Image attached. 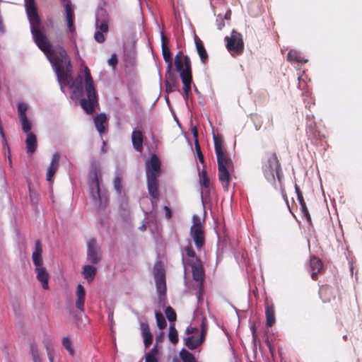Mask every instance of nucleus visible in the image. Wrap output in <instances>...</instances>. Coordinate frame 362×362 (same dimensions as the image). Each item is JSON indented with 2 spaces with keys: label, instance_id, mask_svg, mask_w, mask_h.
Masks as SVG:
<instances>
[{
  "label": "nucleus",
  "instance_id": "1",
  "mask_svg": "<svg viewBox=\"0 0 362 362\" xmlns=\"http://www.w3.org/2000/svg\"><path fill=\"white\" fill-rule=\"evenodd\" d=\"M45 42L47 45L45 47H38L49 57L61 87L69 85L72 75V65L66 50L63 47L53 49L47 36Z\"/></svg>",
  "mask_w": 362,
  "mask_h": 362
},
{
  "label": "nucleus",
  "instance_id": "2",
  "mask_svg": "<svg viewBox=\"0 0 362 362\" xmlns=\"http://www.w3.org/2000/svg\"><path fill=\"white\" fill-rule=\"evenodd\" d=\"M70 87L79 93H82L83 90H85L86 98L80 100V105L88 115L93 114L99 104L93 79L87 66H83V69L72 81Z\"/></svg>",
  "mask_w": 362,
  "mask_h": 362
},
{
  "label": "nucleus",
  "instance_id": "3",
  "mask_svg": "<svg viewBox=\"0 0 362 362\" xmlns=\"http://www.w3.org/2000/svg\"><path fill=\"white\" fill-rule=\"evenodd\" d=\"M214 150L218 164V177L224 191H228L234 172V164L223 146V141L214 137Z\"/></svg>",
  "mask_w": 362,
  "mask_h": 362
},
{
  "label": "nucleus",
  "instance_id": "4",
  "mask_svg": "<svg viewBox=\"0 0 362 362\" xmlns=\"http://www.w3.org/2000/svg\"><path fill=\"white\" fill-rule=\"evenodd\" d=\"M24 1L34 41L37 47H43L47 45L45 42L46 35L35 0H24Z\"/></svg>",
  "mask_w": 362,
  "mask_h": 362
},
{
  "label": "nucleus",
  "instance_id": "5",
  "mask_svg": "<svg viewBox=\"0 0 362 362\" xmlns=\"http://www.w3.org/2000/svg\"><path fill=\"white\" fill-rule=\"evenodd\" d=\"M175 66L183 83V96L187 100L191 92L192 83V63L190 58L183 56L182 52L180 51L175 57Z\"/></svg>",
  "mask_w": 362,
  "mask_h": 362
},
{
  "label": "nucleus",
  "instance_id": "6",
  "mask_svg": "<svg viewBox=\"0 0 362 362\" xmlns=\"http://www.w3.org/2000/svg\"><path fill=\"white\" fill-rule=\"evenodd\" d=\"M263 173L268 181L274 182L277 179L279 183L281 182L283 173L281 163L276 153H272L268 158L263 168Z\"/></svg>",
  "mask_w": 362,
  "mask_h": 362
},
{
  "label": "nucleus",
  "instance_id": "7",
  "mask_svg": "<svg viewBox=\"0 0 362 362\" xmlns=\"http://www.w3.org/2000/svg\"><path fill=\"white\" fill-rule=\"evenodd\" d=\"M226 47L233 57L241 54L244 51V42L242 35L233 30L230 36L225 37Z\"/></svg>",
  "mask_w": 362,
  "mask_h": 362
},
{
  "label": "nucleus",
  "instance_id": "8",
  "mask_svg": "<svg viewBox=\"0 0 362 362\" xmlns=\"http://www.w3.org/2000/svg\"><path fill=\"white\" fill-rule=\"evenodd\" d=\"M187 265L192 268L193 279L199 284V290H202L205 272L200 259L196 261H187Z\"/></svg>",
  "mask_w": 362,
  "mask_h": 362
},
{
  "label": "nucleus",
  "instance_id": "9",
  "mask_svg": "<svg viewBox=\"0 0 362 362\" xmlns=\"http://www.w3.org/2000/svg\"><path fill=\"white\" fill-rule=\"evenodd\" d=\"M102 259L101 247L97 244L95 238H91L88 242L87 259L92 264H98Z\"/></svg>",
  "mask_w": 362,
  "mask_h": 362
},
{
  "label": "nucleus",
  "instance_id": "10",
  "mask_svg": "<svg viewBox=\"0 0 362 362\" xmlns=\"http://www.w3.org/2000/svg\"><path fill=\"white\" fill-rule=\"evenodd\" d=\"M28 110L27 103L21 102L18 104V114L21 124L22 130L26 134L31 132L32 124L26 115V112Z\"/></svg>",
  "mask_w": 362,
  "mask_h": 362
},
{
  "label": "nucleus",
  "instance_id": "11",
  "mask_svg": "<svg viewBox=\"0 0 362 362\" xmlns=\"http://www.w3.org/2000/svg\"><path fill=\"white\" fill-rule=\"evenodd\" d=\"M161 163L157 155L153 154L148 161L146 162V177L158 178L160 174Z\"/></svg>",
  "mask_w": 362,
  "mask_h": 362
},
{
  "label": "nucleus",
  "instance_id": "12",
  "mask_svg": "<svg viewBox=\"0 0 362 362\" xmlns=\"http://www.w3.org/2000/svg\"><path fill=\"white\" fill-rule=\"evenodd\" d=\"M165 91L169 93L173 91H180V85L177 77L175 74L170 69H166L165 80Z\"/></svg>",
  "mask_w": 362,
  "mask_h": 362
},
{
  "label": "nucleus",
  "instance_id": "13",
  "mask_svg": "<svg viewBox=\"0 0 362 362\" xmlns=\"http://www.w3.org/2000/svg\"><path fill=\"white\" fill-rule=\"evenodd\" d=\"M147 187L150 196L153 198L151 201L152 206L157 205V201L159 199L158 180V178L146 177Z\"/></svg>",
  "mask_w": 362,
  "mask_h": 362
},
{
  "label": "nucleus",
  "instance_id": "14",
  "mask_svg": "<svg viewBox=\"0 0 362 362\" xmlns=\"http://www.w3.org/2000/svg\"><path fill=\"white\" fill-rule=\"evenodd\" d=\"M168 38L165 35V34L161 33V47H162V54L164 61L168 64L166 69H168V71L172 69L173 66V59L170 50L168 47Z\"/></svg>",
  "mask_w": 362,
  "mask_h": 362
},
{
  "label": "nucleus",
  "instance_id": "15",
  "mask_svg": "<svg viewBox=\"0 0 362 362\" xmlns=\"http://www.w3.org/2000/svg\"><path fill=\"white\" fill-rule=\"evenodd\" d=\"M190 236L197 250L205 245V231L204 228H190Z\"/></svg>",
  "mask_w": 362,
  "mask_h": 362
},
{
  "label": "nucleus",
  "instance_id": "16",
  "mask_svg": "<svg viewBox=\"0 0 362 362\" xmlns=\"http://www.w3.org/2000/svg\"><path fill=\"white\" fill-rule=\"evenodd\" d=\"M154 277L157 292L159 294L160 298H161V296H164L166 292L165 276L163 269H157V271L155 272Z\"/></svg>",
  "mask_w": 362,
  "mask_h": 362
},
{
  "label": "nucleus",
  "instance_id": "17",
  "mask_svg": "<svg viewBox=\"0 0 362 362\" xmlns=\"http://www.w3.org/2000/svg\"><path fill=\"white\" fill-rule=\"evenodd\" d=\"M42 246L41 241L40 240H37L35 242V250L32 254V260L35 267H40L43 266V260H42Z\"/></svg>",
  "mask_w": 362,
  "mask_h": 362
},
{
  "label": "nucleus",
  "instance_id": "18",
  "mask_svg": "<svg viewBox=\"0 0 362 362\" xmlns=\"http://www.w3.org/2000/svg\"><path fill=\"white\" fill-rule=\"evenodd\" d=\"M323 267L322 260L316 256H312L310 259V269L311 271V278L316 281L318 278V273L321 272Z\"/></svg>",
  "mask_w": 362,
  "mask_h": 362
},
{
  "label": "nucleus",
  "instance_id": "19",
  "mask_svg": "<svg viewBox=\"0 0 362 362\" xmlns=\"http://www.w3.org/2000/svg\"><path fill=\"white\" fill-rule=\"evenodd\" d=\"M36 278L40 282L42 288L45 290L49 289V273L43 266L35 269Z\"/></svg>",
  "mask_w": 362,
  "mask_h": 362
},
{
  "label": "nucleus",
  "instance_id": "20",
  "mask_svg": "<svg viewBox=\"0 0 362 362\" xmlns=\"http://www.w3.org/2000/svg\"><path fill=\"white\" fill-rule=\"evenodd\" d=\"M132 142L134 148L138 152H142L144 144V135L141 130L134 129L132 132Z\"/></svg>",
  "mask_w": 362,
  "mask_h": 362
},
{
  "label": "nucleus",
  "instance_id": "21",
  "mask_svg": "<svg viewBox=\"0 0 362 362\" xmlns=\"http://www.w3.org/2000/svg\"><path fill=\"white\" fill-rule=\"evenodd\" d=\"M59 160H60V155L59 153H55L53 154L52 160L50 163V165L48 168L47 173V180L49 182L52 181V177H54V174L56 173L59 164Z\"/></svg>",
  "mask_w": 362,
  "mask_h": 362
},
{
  "label": "nucleus",
  "instance_id": "22",
  "mask_svg": "<svg viewBox=\"0 0 362 362\" xmlns=\"http://www.w3.org/2000/svg\"><path fill=\"white\" fill-rule=\"evenodd\" d=\"M89 186L93 199L95 201H100V186L97 173H95Z\"/></svg>",
  "mask_w": 362,
  "mask_h": 362
},
{
  "label": "nucleus",
  "instance_id": "23",
  "mask_svg": "<svg viewBox=\"0 0 362 362\" xmlns=\"http://www.w3.org/2000/svg\"><path fill=\"white\" fill-rule=\"evenodd\" d=\"M64 7L66 13V21L67 23L69 30L71 33H75L76 28L74 25V13L71 8V5L69 3H67L65 4Z\"/></svg>",
  "mask_w": 362,
  "mask_h": 362
},
{
  "label": "nucleus",
  "instance_id": "24",
  "mask_svg": "<svg viewBox=\"0 0 362 362\" xmlns=\"http://www.w3.org/2000/svg\"><path fill=\"white\" fill-rule=\"evenodd\" d=\"M86 291L84 287L81 284H78L76 288V307L82 313L84 312Z\"/></svg>",
  "mask_w": 362,
  "mask_h": 362
},
{
  "label": "nucleus",
  "instance_id": "25",
  "mask_svg": "<svg viewBox=\"0 0 362 362\" xmlns=\"http://www.w3.org/2000/svg\"><path fill=\"white\" fill-rule=\"evenodd\" d=\"M194 42L196 45L197 52L200 57L201 62L205 64L209 59L207 52L204 47L202 41L197 37L195 36Z\"/></svg>",
  "mask_w": 362,
  "mask_h": 362
},
{
  "label": "nucleus",
  "instance_id": "26",
  "mask_svg": "<svg viewBox=\"0 0 362 362\" xmlns=\"http://www.w3.org/2000/svg\"><path fill=\"white\" fill-rule=\"evenodd\" d=\"M141 334L144 338V344L146 348H148L153 341V335L146 322L141 324Z\"/></svg>",
  "mask_w": 362,
  "mask_h": 362
},
{
  "label": "nucleus",
  "instance_id": "27",
  "mask_svg": "<svg viewBox=\"0 0 362 362\" xmlns=\"http://www.w3.org/2000/svg\"><path fill=\"white\" fill-rule=\"evenodd\" d=\"M198 257L193 250L191 243L186 246L182 252V262L185 264H187V261H196Z\"/></svg>",
  "mask_w": 362,
  "mask_h": 362
},
{
  "label": "nucleus",
  "instance_id": "28",
  "mask_svg": "<svg viewBox=\"0 0 362 362\" xmlns=\"http://www.w3.org/2000/svg\"><path fill=\"white\" fill-rule=\"evenodd\" d=\"M107 122V117L105 113H100L94 118V124L96 129L100 134L105 132V124Z\"/></svg>",
  "mask_w": 362,
  "mask_h": 362
},
{
  "label": "nucleus",
  "instance_id": "29",
  "mask_svg": "<svg viewBox=\"0 0 362 362\" xmlns=\"http://www.w3.org/2000/svg\"><path fill=\"white\" fill-rule=\"evenodd\" d=\"M265 314H266V318H267V323H266L267 326L272 327L276 322L275 310H274V306L273 304H271V305L267 304Z\"/></svg>",
  "mask_w": 362,
  "mask_h": 362
},
{
  "label": "nucleus",
  "instance_id": "30",
  "mask_svg": "<svg viewBox=\"0 0 362 362\" xmlns=\"http://www.w3.org/2000/svg\"><path fill=\"white\" fill-rule=\"evenodd\" d=\"M26 149L28 153H33L37 148V137L34 133L27 134L25 140Z\"/></svg>",
  "mask_w": 362,
  "mask_h": 362
},
{
  "label": "nucleus",
  "instance_id": "31",
  "mask_svg": "<svg viewBox=\"0 0 362 362\" xmlns=\"http://www.w3.org/2000/svg\"><path fill=\"white\" fill-rule=\"evenodd\" d=\"M204 340L199 337V339L195 338V337H188L185 339V345L189 349L194 350L199 346Z\"/></svg>",
  "mask_w": 362,
  "mask_h": 362
},
{
  "label": "nucleus",
  "instance_id": "32",
  "mask_svg": "<svg viewBox=\"0 0 362 362\" xmlns=\"http://www.w3.org/2000/svg\"><path fill=\"white\" fill-rule=\"evenodd\" d=\"M287 60L290 62H297L300 64H305L308 62L307 59H304L296 50L291 49L287 54Z\"/></svg>",
  "mask_w": 362,
  "mask_h": 362
},
{
  "label": "nucleus",
  "instance_id": "33",
  "mask_svg": "<svg viewBox=\"0 0 362 362\" xmlns=\"http://www.w3.org/2000/svg\"><path fill=\"white\" fill-rule=\"evenodd\" d=\"M319 294L323 302H329L332 296V290L327 286H322L319 291Z\"/></svg>",
  "mask_w": 362,
  "mask_h": 362
},
{
  "label": "nucleus",
  "instance_id": "34",
  "mask_svg": "<svg viewBox=\"0 0 362 362\" xmlns=\"http://www.w3.org/2000/svg\"><path fill=\"white\" fill-rule=\"evenodd\" d=\"M83 274L86 279L88 281H91L96 274V269L90 265H86L83 268Z\"/></svg>",
  "mask_w": 362,
  "mask_h": 362
},
{
  "label": "nucleus",
  "instance_id": "35",
  "mask_svg": "<svg viewBox=\"0 0 362 362\" xmlns=\"http://www.w3.org/2000/svg\"><path fill=\"white\" fill-rule=\"evenodd\" d=\"M158 354V350L157 345H155L154 347L146 354L145 362H158L157 358Z\"/></svg>",
  "mask_w": 362,
  "mask_h": 362
},
{
  "label": "nucleus",
  "instance_id": "36",
  "mask_svg": "<svg viewBox=\"0 0 362 362\" xmlns=\"http://www.w3.org/2000/svg\"><path fill=\"white\" fill-rule=\"evenodd\" d=\"M122 180L123 176L122 174L120 173H117L114 178V188L118 194H121L122 191Z\"/></svg>",
  "mask_w": 362,
  "mask_h": 362
},
{
  "label": "nucleus",
  "instance_id": "37",
  "mask_svg": "<svg viewBox=\"0 0 362 362\" xmlns=\"http://www.w3.org/2000/svg\"><path fill=\"white\" fill-rule=\"evenodd\" d=\"M62 346L66 349L71 356H74L75 351L72 346V341L69 337H64L62 339Z\"/></svg>",
  "mask_w": 362,
  "mask_h": 362
},
{
  "label": "nucleus",
  "instance_id": "38",
  "mask_svg": "<svg viewBox=\"0 0 362 362\" xmlns=\"http://www.w3.org/2000/svg\"><path fill=\"white\" fill-rule=\"evenodd\" d=\"M49 362L54 361V349L52 348V341L49 339L43 341Z\"/></svg>",
  "mask_w": 362,
  "mask_h": 362
},
{
  "label": "nucleus",
  "instance_id": "39",
  "mask_svg": "<svg viewBox=\"0 0 362 362\" xmlns=\"http://www.w3.org/2000/svg\"><path fill=\"white\" fill-rule=\"evenodd\" d=\"M200 184L205 189L209 188L210 180L207 175V172L205 169H203L199 174Z\"/></svg>",
  "mask_w": 362,
  "mask_h": 362
},
{
  "label": "nucleus",
  "instance_id": "40",
  "mask_svg": "<svg viewBox=\"0 0 362 362\" xmlns=\"http://www.w3.org/2000/svg\"><path fill=\"white\" fill-rule=\"evenodd\" d=\"M168 337L173 344H176L178 342V334L174 325H171L169 327Z\"/></svg>",
  "mask_w": 362,
  "mask_h": 362
},
{
  "label": "nucleus",
  "instance_id": "41",
  "mask_svg": "<svg viewBox=\"0 0 362 362\" xmlns=\"http://www.w3.org/2000/svg\"><path fill=\"white\" fill-rule=\"evenodd\" d=\"M180 358L183 362H195L193 354L185 349L180 351Z\"/></svg>",
  "mask_w": 362,
  "mask_h": 362
},
{
  "label": "nucleus",
  "instance_id": "42",
  "mask_svg": "<svg viewBox=\"0 0 362 362\" xmlns=\"http://www.w3.org/2000/svg\"><path fill=\"white\" fill-rule=\"evenodd\" d=\"M156 319L157 322V325L160 329H163L166 327V321L163 315V314L160 312H156Z\"/></svg>",
  "mask_w": 362,
  "mask_h": 362
},
{
  "label": "nucleus",
  "instance_id": "43",
  "mask_svg": "<svg viewBox=\"0 0 362 362\" xmlns=\"http://www.w3.org/2000/svg\"><path fill=\"white\" fill-rule=\"evenodd\" d=\"M165 313L166 315V317L170 322H175L177 319V315L173 310V308L170 306H168L166 308L165 310Z\"/></svg>",
  "mask_w": 362,
  "mask_h": 362
},
{
  "label": "nucleus",
  "instance_id": "44",
  "mask_svg": "<svg viewBox=\"0 0 362 362\" xmlns=\"http://www.w3.org/2000/svg\"><path fill=\"white\" fill-rule=\"evenodd\" d=\"M30 353L34 362H42L37 346L35 344L30 346Z\"/></svg>",
  "mask_w": 362,
  "mask_h": 362
},
{
  "label": "nucleus",
  "instance_id": "45",
  "mask_svg": "<svg viewBox=\"0 0 362 362\" xmlns=\"http://www.w3.org/2000/svg\"><path fill=\"white\" fill-rule=\"evenodd\" d=\"M190 228H204L201 218L197 215L192 216V225Z\"/></svg>",
  "mask_w": 362,
  "mask_h": 362
},
{
  "label": "nucleus",
  "instance_id": "46",
  "mask_svg": "<svg viewBox=\"0 0 362 362\" xmlns=\"http://www.w3.org/2000/svg\"><path fill=\"white\" fill-rule=\"evenodd\" d=\"M295 189H296V192L297 194V199L300 205V208L303 207L304 206H306L305 202L303 196V193H302L300 187L297 185H295Z\"/></svg>",
  "mask_w": 362,
  "mask_h": 362
},
{
  "label": "nucleus",
  "instance_id": "47",
  "mask_svg": "<svg viewBox=\"0 0 362 362\" xmlns=\"http://www.w3.org/2000/svg\"><path fill=\"white\" fill-rule=\"evenodd\" d=\"M195 149H196V152H197V156H198L199 162L202 163H204V156H203V154L202 153L201 148H200V146L199 144V142H198L197 139L195 140Z\"/></svg>",
  "mask_w": 362,
  "mask_h": 362
},
{
  "label": "nucleus",
  "instance_id": "48",
  "mask_svg": "<svg viewBox=\"0 0 362 362\" xmlns=\"http://www.w3.org/2000/svg\"><path fill=\"white\" fill-rule=\"evenodd\" d=\"M28 189H29L30 198L31 202L36 204L37 202V194L35 191H33L32 189L29 182H28Z\"/></svg>",
  "mask_w": 362,
  "mask_h": 362
},
{
  "label": "nucleus",
  "instance_id": "49",
  "mask_svg": "<svg viewBox=\"0 0 362 362\" xmlns=\"http://www.w3.org/2000/svg\"><path fill=\"white\" fill-rule=\"evenodd\" d=\"M300 209L303 216L305 218L308 223L309 224H311V216L310 215L307 206H304L303 207L300 208Z\"/></svg>",
  "mask_w": 362,
  "mask_h": 362
},
{
  "label": "nucleus",
  "instance_id": "50",
  "mask_svg": "<svg viewBox=\"0 0 362 362\" xmlns=\"http://www.w3.org/2000/svg\"><path fill=\"white\" fill-rule=\"evenodd\" d=\"M206 331H207V327H206V320L204 318L202 322V325H201V334H200V338H202L204 341L205 339Z\"/></svg>",
  "mask_w": 362,
  "mask_h": 362
},
{
  "label": "nucleus",
  "instance_id": "51",
  "mask_svg": "<svg viewBox=\"0 0 362 362\" xmlns=\"http://www.w3.org/2000/svg\"><path fill=\"white\" fill-rule=\"evenodd\" d=\"M95 40L100 43L103 42L105 40V37L103 33L101 31L96 30L94 35Z\"/></svg>",
  "mask_w": 362,
  "mask_h": 362
},
{
  "label": "nucleus",
  "instance_id": "52",
  "mask_svg": "<svg viewBox=\"0 0 362 362\" xmlns=\"http://www.w3.org/2000/svg\"><path fill=\"white\" fill-rule=\"evenodd\" d=\"M97 30L103 33H107L108 31V25L106 21H103L99 25L97 26Z\"/></svg>",
  "mask_w": 362,
  "mask_h": 362
},
{
  "label": "nucleus",
  "instance_id": "53",
  "mask_svg": "<svg viewBox=\"0 0 362 362\" xmlns=\"http://www.w3.org/2000/svg\"><path fill=\"white\" fill-rule=\"evenodd\" d=\"M108 64L113 68H115L117 64V57L116 54H112L111 57L108 60Z\"/></svg>",
  "mask_w": 362,
  "mask_h": 362
},
{
  "label": "nucleus",
  "instance_id": "54",
  "mask_svg": "<svg viewBox=\"0 0 362 362\" xmlns=\"http://www.w3.org/2000/svg\"><path fill=\"white\" fill-rule=\"evenodd\" d=\"M198 329L193 327H187L186 329V334H192L198 332Z\"/></svg>",
  "mask_w": 362,
  "mask_h": 362
},
{
  "label": "nucleus",
  "instance_id": "55",
  "mask_svg": "<svg viewBox=\"0 0 362 362\" xmlns=\"http://www.w3.org/2000/svg\"><path fill=\"white\" fill-rule=\"evenodd\" d=\"M163 210L165 211L166 218L167 219L171 218V217H172V212H171L170 209L168 206H163Z\"/></svg>",
  "mask_w": 362,
  "mask_h": 362
},
{
  "label": "nucleus",
  "instance_id": "56",
  "mask_svg": "<svg viewBox=\"0 0 362 362\" xmlns=\"http://www.w3.org/2000/svg\"><path fill=\"white\" fill-rule=\"evenodd\" d=\"M192 133H193V136L195 138V140L197 139V137H198V132H197V129L196 127H194L193 129H192Z\"/></svg>",
  "mask_w": 362,
  "mask_h": 362
},
{
  "label": "nucleus",
  "instance_id": "57",
  "mask_svg": "<svg viewBox=\"0 0 362 362\" xmlns=\"http://www.w3.org/2000/svg\"><path fill=\"white\" fill-rule=\"evenodd\" d=\"M251 330H252V337H253L254 339H255L256 338V328H255V327L252 326L251 327Z\"/></svg>",
  "mask_w": 362,
  "mask_h": 362
},
{
  "label": "nucleus",
  "instance_id": "58",
  "mask_svg": "<svg viewBox=\"0 0 362 362\" xmlns=\"http://www.w3.org/2000/svg\"><path fill=\"white\" fill-rule=\"evenodd\" d=\"M4 30V25L1 20V18H0V31L2 32Z\"/></svg>",
  "mask_w": 362,
  "mask_h": 362
},
{
  "label": "nucleus",
  "instance_id": "59",
  "mask_svg": "<svg viewBox=\"0 0 362 362\" xmlns=\"http://www.w3.org/2000/svg\"><path fill=\"white\" fill-rule=\"evenodd\" d=\"M160 337H162V335H160V337H157L156 340H159V339H160Z\"/></svg>",
  "mask_w": 362,
  "mask_h": 362
},
{
  "label": "nucleus",
  "instance_id": "60",
  "mask_svg": "<svg viewBox=\"0 0 362 362\" xmlns=\"http://www.w3.org/2000/svg\"><path fill=\"white\" fill-rule=\"evenodd\" d=\"M160 337H162V335H160V337H157L156 340H159V339H160Z\"/></svg>",
  "mask_w": 362,
  "mask_h": 362
},
{
  "label": "nucleus",
  "instance_id": "61",
  "mask_svg": "<svg viewBox=\"0 0 362 362\" xmlns=\"http://www.w3.org/2000/svg\"><path fill=\"white\" fill-rule=\"evenodd\" d=\"M160 337H162V335H160V337H157L156 340H159V339H160Z\"/></svg>",
  "mask_w": 362,
  "mask_h": 362
},
{
  "label": "nucleus",
  "instance_id": "62",
  "mask_svg": "<svg viewBox=\"0 0 362 362\" xmlns=\"http://www.w3.org/2000/svg\"><path fill=\"white\" fill-rule=\"evenodd\" d=\"M213 0H211V1H212Z\"/></svg>",
  "mask_w": 362,
  "mask_h": 362
}]
</instances>
